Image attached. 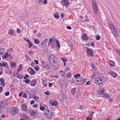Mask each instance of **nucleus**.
<instances>
[{
  "mask_svg": "<svg viewBox=\"0 0 120 120\" xmlns=\"http://www.w3.org/2000/svg\"><path fill=\"white\" fill-rule=\"evenodd\" d=\"M109 26L110 29L112 31L113 34L115 37L117 38L119 34L117 32L116 29L113 23L111 22H109Z\"/></svg>",
  "mask_w": 120,
  "mask_h": 120,
  "instance_id": "1",
  "label": "nucleus"
},
{
  "mask_svg": "<svg viewBox=\"0 0 120 120\" xmlns=\"http://www.w3.org/2000/svg\"><path fill=\"white\" fill-rule=\"evenodd\" d=\"M105 79L104 76L98 77L95 80L94 82L98 85L101 84L105 82Z\"/></svg>",
  "mask_w": 120,
  "mask_h": 120,
  "instance_id": "2",
  "label": "nucleus"
},
{
  "mask_svg": "<svg viewBox=\"0 0 120 120\" xmlns=\"http://www.w3.org/2000/svg\"><path fill=\"white\" fill-rule=\"evenodd\" d=\"M56 60L55 56L53 54L51 55L49 57V62L51 64V65L52 66L53 65V64L55 63L56 62Z\"/></svg>",
  "mask_w": 120,
  "mask_h": 120,
  "instance_id": "3",
  "label": "nucleus"
},
{
  "mask_svg": "<svg viewBox=\"0 0 120 120\" xmlns=\"http://www.w3.org/2000/svg\"><path fill=\"white\" fill-rule=\"evenodd\" d=\"M45 111H46L45 112V115L46 118H49L52 116V112L50 111L48 109H46Z\"/></svg>",
  "mask_w": 120,
  "mask_h": 120,
  "instance_id": "4",
  "label": "nucleus"
},
{
  "mask_svg": "<svg viewBox=\"0 0 120 120\" xmlns=\"http://www.w3.org/2000/svg\"><path fill=\"white\" fill-rule=\"evenodd\" d=\"M69 0H62L61 2V4L63 6H65V7L67 8L68 7L69 3L68 2Z\"/></svg>",
  "mask_w": 120,
  "mask_h": 120,
  "instance_id": "5",
  "label": "nucleus"
},
{
  "mask_svg": "<svg viewBox=\"0 0 120 120\" xmlns=\"http://www.w3.org/2000/svg\"><path fill=\"white\" fill-rule=\"evenodd\" d=\"M8 104V102L7 101H3L0 103V107L1 108H5L7 106Z\"/></svg>",
  "mask_w": 120,
  "mask_h": 120,
  "instance_id": "6",
  "label": "nucleus"
},
{
  "mask_svg": "<svg viewBox=\"0 0 120 120\" xmlns=\"http://www.w3.org/2000/svg\"><path fill=\"white\" fill-rule=\"evenodd\" d=\"M87 51L86 53H88L89 55L91 56H92L93 55V52H92L93 51L91 49H90L89 48L87 47V49H86Z\"/></svg>",
  "mask_w": 120,
  "mask_h": 120,
  "instance_id": "7",
  "label": "nucleus"
},
{
  "mask_svg": "<svg viewBox=\"0 0 120 120\" xmlns=\"http://www.w3.org/2000/svg\"><path fill=\"white\" fill-rule=\"evenodd\" d=\"M30 85L32 86H35L37 84V82L35 80H33L30 81Z\"/></svg>",
  "mask_w": 120,
  "mask_h": 120,
  "instance_id": "8",
  "label": "nucleus"
},
{
  "mask_svg": "<svg viewBox=\"0 0 120 120\" xmlns=\"http://www.w3.org/2000/svg\"><path fill=\"white\" fill-rule=\"evenodd\" d=\"M91 2L93 8L98 7L96 2L95 0H92Z\"/></svg>",
  "mask_w": 120,
  "mask_h": 120,
  "instance_id": "9",
  "label": "nucleus"
},
{
  "mask_svg": "<svg viewBox=\"0 0 120 120\" xmlns=\"http://www.w3.org/2000/svg\"><path fill=\"white\" fill-rule=\"evenodd\" d=\"M13 50L12 49H10L8 50L7 52L8 54V55L9 57H11L12 56V55L13 54Z\"/></svg>",
  "mask_w": 120,
  "mask_h": 120,
  "instance_id": "10",
  "label": "nucleus"
},
{
  "mask_svg": "<svg viewBox=\"0 0 120 120\" xmlns=\"http://www.w3.org/2000/svg\"><path fill=\"white\" fill-rule=\"evenodd\" d=\"M4 66L5 68H7L8 67V65L7 62H4L2 63H1L0 67H2Z\"/></svg>",
  "mask_w": 120,
  "mask_h": 120,
  "instance_id": "11",
  "label": "nucleus"
},
{
  "mask_svg": "<svg viewBox=\"0 0 120 120\" xmlns=\"http://www.w3.org/2000/svg\"><path fill=\"white\" fill-rule=\"evenodd\" d=\"M22 109L24 111L26 112L27 111V109L26 105L25 104H23L22 106Z\"/></svg>",
  "mask_w": 120,
  "mask_h": 120,
  "instance_id": "12",
  "label": "nucleus"
},
{
  "mask_svg": "<svg viewBox=\"0 0 120 120\" xmlns=\"http://www.w3.org/2000/svg\"><path fill=\"white\" fill-rule=\"evenodd\" d=\"M87 35L86 34H83L82 36V39L84 40H87L88 39V38L87 37Z\"/></svg>",
  "mask_w": 120,
  "mask_h": 120,
  "instance_id": "13",
  "label": "nucleus"
},
{
  "mask_svg": "<svg viewBox=\"0 0 120 120\" xmlns=\"http://www.w3.org/2000/svg\"><path fill=\"white\" fill-rule=\"evenodd\" d=\"M94 12L97 14L98 11V7L93 8Z\"/></svg>",
  "mask_w": 120,
  "mask_h": 120,
  "instance_id": "14",
  "label": "nucleus"
},
{
  "mask_svg": "<svg viewBox=\"0 0 120 120\" xmlns=\"http://www.w3.org/2000/svg\"><path fill=\"white\" fill-rule=\"evenodd\" d=\"M8 33V34L12 35L14 34V31L12 29H11L9 30Z\"/></svg>",
  "mask_w": 120,
  "mask_h": 120,
  "instance_id": "15",
  "label": "nucleus"
},
{
  "mask_svg": "<svg viewBox=\"0 0 120 120\" xmlns=\"http://www.w3.org/2000/svg\"><path fill=\"white\" fill-rule=\"evenodd\" d=\"M105 92V90L104 89H102L99 92V94H103Z\"/></svg>",
  "mask_w": 120,
  "mask_h": 120,
  "instance_id": "16",
  "label": "nucleus"
},
{
  "mask_svg": "<svg viewBox=\"0 0 120 120\" xmlns=\"http://www.w3.org/2000/svg\"><path fill=\"white\" fill-rule=\"evenodd\" d=\"M76 88L75 87L72 89L71 90V92L72 94H74L76 92Z\"/></svg>",
  "mask_w": 120,
  "mask_h": 120,
  "instance_id": "17",
  "label": "nucleus"
},
{
  "mask_svg": "<svg viewBox=\"0 0 120 120\" xmlns=\"http://www.w3.org/2000/svg\"><path fill=\"white\" fill-rule=\"evenodd\" d=\"M111 74L112 76L114 78H115L117 76V74H116V72H112Z\"/></svg>",
  "mask_w": 120,
  "mask_h": 120,
  "instance_id": "18",
  "label": "nucleus"
},
{
  "mask_svg": "<svg viewBox=\"0 0 120 120\" xmlns=\"http://www.w3.org/2000/svg\"><path fill=\"white\" fill-rule=\"evenodd\" d=\"M34 42L35 44H39L40 42L39 40L36 39H35L34 40Z\"/></svg>",
  "mask_w": 120,
  "mask_h": 120,
  "instance_id": "19",
  "label": "nucleus"
},
{
  "mask_svg": "<svg viewBox=\"0 0 120 120\" xmlns=\"http://www.w3.org/2000/svg\"><path fill=\"white\" fill-rule=\"evenodd\" d=\"M103 97L105 98L106 97L108 98L110 97V96L109 94L107 93H106L103 96Z\"/></svg>",
  "mask_w": 120,
  "mask_h": 120,
  "instance_id": "20",
  "label": "nucleus"
},
{
  "mask_svg": "<svg viewBox=\"0 0 120 120\" xmlns=\"http://www.w3.org/2000/svg\"><path fill=\"white\" fill-rule=\"evenodd\" d=\"M58 12H57L54 14V16L55 18H57L58 19L59 18L60 16L58 15Z\"/></svg>",
  "mask_w": 120,
  "mask_h": 120,
  "instance_id": "21",
  "label": "nucleus"
},
{
  "mask_svg": "<svg viewBox=\"0 0 120 120\" xmlns=\"http://www.w3.org/2000/svg\"><path fill=\"white\" fill-rule=\"evenodd\" d=\"M4 53V50L3 48L0 49V53L1 55L3 54Z\"/></svg>",
  "mask_w": 120,
  "mask_h": 120,
  "instance_id": "22",
  "label": "nucleus"
},
{
  "mask_svg": "<svg viewBox=\"0 0 120 120\" xmlns=\"http://www.w3.org/2000/svg\"><path fill=\"white\" fill-rule=\"evenodd\" d=\"M76 81L77 82H81L80 84H82L83 82H86L85 81H83V80H81V79H79L77 80H76Z\"/></svg>",
  "mask_w": 120,
  "mask_h": 120,
  "instance_id": "23",
  "label": "nucleus"
},
{
  "mask_svg": "<svg viewBox=\"0 0 120 120\" xmlns=\"http://www.w3.org/2000/svg\"><path fill=\"white\" fill-rule=\"evenodd\" d=\"M30 72L31 75H34L35 74V71L34 69L31 68V69L30 71Z\"/></svg>",
  "mask_w": 120,
  "mask_h": 120,
  "instance_id": "24",
  "label": "nucleus"
},
{
  "mask_svg": "<svg viewBox=\"0 0 120 120\" xmlns=\"http://www.w3.org/2000/svg\"><path fill=\"white\" fill-rule=\"evenodd\" d=\"M80 76V74H78L74 75V77L76 79L78 78Z\"/></svg>",
  "mask_w": 120,
  "mask_h": 120,
  "instance_id": "25",
  "label": "nucleus"
},
{
  "mask_svg": "<svg viewBox=\"0 0 120 120\" xmlns=\"http://www.w3.org/2000/svg\"><path fill=\"white\" fill-rule=\"evenodd\" d=\"M55 40L56 43V45L58 47V48H60V43L59 41H58V40H57L56 39Z\"/></svg>",
  "mask_w": 120,
  "mask_h": 120,
  "instance_id": "26",
  "label": "nucleus"
},
{
  "mask_svg": "<svg viewBox=\"0 0 120 120\" xmlns=\"http://www.w3.org/2000/svg\"><path fill=\"white\" fill-rule=\"evenodd\" d=\"M13 110L14 111V112H15V113H16L19 112L18 109L16 107H14Z\"/></svg>",
  "mask_w": 120,
  "mask_h": 120,
  "instance_id": "27",
  "label": "nucleus"
},
{
  "mask_svg": "<svg viewBox=\"0 0 120 120\" xmlns=\"http://www.w3.org/2000/svg\"><path fill=\"white\" fill-rule=\"evenodd\" d=\"M109 65L111 66H114L115 65V63L112 61H110L109 63Z\"/></svg>",
  "mask_w": 120,
  "mask_h": 120,
  "instance_id": "28",
  "label": "nucleus"
},
{
  "mask_svg": "<svg viewBox=\"0 0 120 120\" xmlns=\"http://www.w3.org/2000/svg\"><path fill=\"white\" fill-rule=\"evenodd\" d=\"M24 82L26 84H28L30 82V80L29 79H26V80H24Z\"/></svg>",
  "mask_w": 120,
  "mask_h": 120,
  "instance_id": "29",
  "label": "nucleus"
},
{
  "mask_svg": "<svg viewBox=\"0 0 120 120\" xmlns=\"http://www.w3.org/2000/svg\"><path fill=\"white\" fill-rule=\"evenodd\" d=\"M28 48H30V47H32V45H33V43L31 42V41H30V42H29V43H28Z\"/></svg>",
  "mask_w": 120,
  "mask_h": 120,
  "instance_id": "30",
  "label": "nucleus"
},
{
  "mask_svg": "<svg viewBox=\"0 0 120 120\" xmlns=\"http://www.w3.org/2000/svg\"><path fill=\"white\" fill-rule=\"evenodd\" d=\"M33 98L37 102L39 100V97L35 96Z\"/></svg>",
  "mask_w": 120,
  "mask_h": 120,
  "instance_id": "31",
  "label": "nucleus"
},
{
  "mask_svg": "<svg viewBox=\"0 0 120 120\" xmlns=\"http://www.w3.org/2000/svg\"><path fill=\"white\" fill-rule=\"evenodd\" d=\"M17 78L18 79H22V76L20 75V74H19L17 75Z\"/></svg>",
  "mask_w": 120,
  "mask_h": 120,
  "instance_id": "32",
  "label": "nucleus"
},
{
  "mask_svg": "<svg viewBox=\"0 0 120 120\" xmlns=\"http://www.w3.org/2000/svg\"><path fill=\"white\" fill-rule=\"evenodd\" d=\"M57 103L56 101H54L52 103V105L53 106H56L57 105Z\"/></svg>",
  "mask_w": 120,
  "mask_h": 120,
  "instance_id": "33",
  "label": "nucleus"
},
{
  "mask_svg": "<svg viewBox=\"0 0 120 120\" xmlns=\"http://www.w3.org/2000/svg\"><path fill=\"white\" fill-rule=\"evenodd\" d=\"M71 73L70 72H68L66 75V76L67 77L69 78L71 76Z\"/></svg>",
  "mask_w": 120,
  "mask_h": 120,
  "instance_id": "34",
  "label": "nucleus"
},
{
  "mask_svg": "<svg viewBox=\"0 0 120 120\" xmlns=\"http://www.w3.org/2000/svg\"><path fill=\"white\" fill-rule=\"evenodd\" d=\"M22 116L25 120L27 119L28 117L25 114H23L22 115Z\"/></svg>",
  "mask_w": 120,
  "mask_h": 120,
  "instance_id": "35",
  "label": "nucleus"
},
{
  "mask_svg": "<svg viewBox=\"0 0 120 120\" xmlns=\"http://www.w3.org/2000/svg\"><path fill=\"white\" fill-rule=\"evenodd\" d=\"M61 59L63 61V62H65L67 61V59L65 58L62 57L61 58Z\"/></svg>",
  "mask_w": 120,
  "mask_h": 120,
  "instance_id": "36",
  "label": "nucleus"
},
{
  "mask_svg": "<svg viewBox=\"0 0 120 120\" xmlns=\"http://www.w3.org/2000/svg\"><path fill=\"white\" fill-rule=\"evenodd\" d=\"M16 65V63L14 62H12L11 64V66L13 67H15Z\"/></svg>",
  "mask_w": 120,
  "mask_h": 120,
  "instance_id": "37",
  "label": "nucleus"
},
{
  "mask_svg": "<svg viewBox=\"0 0 120 120\" xmlns=\"http://www.w3.org/2000/svg\"><path fill=\"white\" fill-rule=\"evenodd\" d=\"M31 114L33 116H36V113L34 111H33L31 112Z\"/></svg>",
  "mask_w": 120,
  "mask_h": 120,
  "instance_id": "38",
  "label": "nucleus"
},
{
  "mask_svg": "<svg viewBox=\"0 0 120 120\" xmlns=\"http://www.w3.org/2000/svg\"><path fill=\"white\" fill-rule=\"evenodd\" d=\"M101 38L100 36H96L95 37V39L96 40H99Z\"/></svg>",
  "mask_w": 120,
  "mask_h": 120,
  "instance_id": "39",
  "label": "nucleus"
},
{
  "mask_svg": "<svg viewBox=\"0 0 120 120\" xmlns=\"http://www.w3.org/2000/svg\"><path fill=\"white\" fill-rule=\"evenodd\" d=\"M40 109L41 111H44L45 109V108L43 106H41L40 107Z\"/></svg>",
  "mask_w": 120,
  "mask_h": 120,
  "instance_id": "40",
  "label": "nucleus"
},
{
  "mask_svg": "<svg viewBox=\"0 0 120 120\" xmlns=\"http://www.w3.org/2000/svg\"><path fill=\"white\" fill-rule=\"evenodd\" d=\"M8 54L7 52H6L4 55V58H8Z\"/></svg>",
  "mask_w": 120,
  "mask_h": 120,
  "instance_id": "41",
  "label": "nucleus"
},
{
  "mask_svg": "<svg viewBox=\"0 0 120 120\" xmlns=\"http://www.w3.org/2000/svg\"><path fill=\"white\" fill-rule=\"evenodd\" d=\"M116 51L119 55L120 56V50L118 49H117L116 50Z\"/></svg>",
  "mask_w": 120,
  "mask_h": 120,
  "instance_id": "42",
  "label": "nucleus"
},
{
  "mask_svg": "<svg viewBox=\"0 0 120 120\" xmlns=\"http://www.w3.org/2000/svg\"><path fill=\"white\" fill-rule=\"evenodd\" d=\"M0 82L2 83L4 82V81L3 78H1L0 79Z\"/></svg>",
  "mask_w": 120,
  "mask_h": 120,
  "instance_id": "43",
  "label": "nucleus"
},
{
  "mask_svg": "<svg viewBox=\"0 0 120 120\" xmlns=\"http://www.w3.org/2000/svg\"><path fill=\"white\" fill-rule=\"evenodd\" d=\"M10 93L9 91L6 92L5 93V95L6 96H8L9 95Z\"/></svg>",
  "mask_w": 120,
  "mask_h": 120,
  "instance_id": "44",
  "label": "nucleus"
},
{
  "mask_svg": "<svg viewBox=\"0 0 120 120\" xmlns=\"http://www.w3.org/2000/svg\"><path fill=\"white\" fill-rule=\"evenodd\" d=\"M45 94H46L49 95L50 94V92H49L48 90H47L45 92Z\"/></svg>",
  "mask_w": 120,
  "mask_h": 120,
  "instance_id": "45",
  "label": "nucleus"
},
{
  "mask_svg": "<svg viewBox=\"0 0 120 120\" xmlns=\"http://www.w3.org/2000/svg\"><path fill=\"white\" fill-rule=\"evenodd\" d=\"M23 97L25 98H26L27 97V96L25 93H24L23 95Z\"/></svg>",
  "mask_w": 120,
  "mask_h": 120,
  "instance_id": "46",
  "label": "nucleus"
},
{
  "mask_svg": "<svg viewBox=\"0 0 120 120\" xmlns=\"http://www.w3.org/2000/svg\"><path fill=\"white\" fill-rule=\"evenodd\" d=\"M15 112H14V111L13 110L11 112V114L13 115H15L16 113H15Z\"/></svg>",
  "mask_w": 120,
  "mask_h": 120,
  "instance_id": "47",
  "label": "nucleus"
},
{
  "mask_svg": "<svg viewBox=\"0 0 120 120\" xmlns=\"http://www.w3.org/2000/svg\"><path fill=\"white\" fill-rule=\"evenodd\" d=\"M29 77V75H28L27 74L24 77V79H26L28 78Z\"/></svg>",
  "mask_w": 120,
  "mask_h": 120,
  "instance_id": "48",
  "label": "nucleus"
},
{
  "mask_svg": "<svg viewBox=\"0 0 120 120\" xmlns=\"http://www.w3.org/2000/svg\"><path fill=\"white\" fill-rule=\"evenodd\" d=\"M48 39L47 38H45L44 40L43 41H44L45 43V42L46 43H47V42L48 41Z\"/></svg>",
  "mask_w": 120,
  "mask_h": 120,
  "instance_id": "49",
  "label": "nucleus"
},
{
  "mask_svg": "<svg viewBox=\"0 0 120 120\" xmlns=\"http://www.w3.org/2000/svg\"><path fill=\"white\" fill-rule=\"evenodd\" d=\"M43 1V0H38L39 3L40 4H42Z\"/></svg>",
  "mask_w": 120,
  "mask_h": 120,
  "instance_id": "50",
  "label": "nucleus"
},
{
  "mask_svg": "<svg viewBox=\"0 0 120 120\" xmlns=\"http://www.w3.org/2000/svg\"><path fill=\"white\" fill-rule=\"evenodd\" d=\"M90 81H89L87 82L86 83V85H90Z\"/></svg>",
  "mask_w": 120,
  "mask_h": 120,
  "instance_id": "51",
  "label": "nucleus"
},
{
  "mask_svg": "<svg viewBox=\"0 0 120 120\" xmlns=\"http://www.w3.org/2000/svg\"><path fill=\"white\" fill-rule=\"evenodd\" d=\"M45 43L43 41H42L41 43V47H43L44 46H43V45Z\"/></svg>",
  "mask_w": 120,
  "mask_h": 120,
  "instance_id": "52",
  "label": "nucleus"
},
{
  "mask_svg": "<svg viewBox=\"0 0 120 120\" xmlns=\"http://www.w3.org/2000/svg\"><path fill=\"white\" fill-rule=\"evenodd\" d=\"M34 68L35 69V70L36 71H38L39 70V68L37 67H35Z\"/></svg>",
  "mask_w": 120,
  "mask_h": 120,
  "instance_id": "53",
  "label": "nucleus"
},
{
  "mask_svg": "<svg viewBox=\"0 0 120 120\" xmlns=\"http://www.w3.org/2000/svg\"><path fill=\"white\" fill-rule=\"evenodd\" d=\"M5 83H1L0 84V85L2 87H4L5 86Z\"/></svg>",
  "mask_w": 120,
  "mask_h": 120,
  "instance_id": "54",
  "label": "nucleus"
},
{
  "mask_svg": "<svg viewBox=\"0 0 120 120\" xmlns=\"http://www.w3.org/2000/svg\"><path fill=\"white\" fill-rule=\"evenodd\" d=\"M34 61L35 63V64L38 65V60H34Z\"/></svg>",
  "mask_w": 120,
  "mask_h": 120,
  "instance_id": "55",
  "label": "nucleus"
},
{
  "mask_svg": "<svg viewBox=\"0 0 120 120\" xmlns=\"http://www.w3.org/2000/svg\"><path fill=\"white\" fill-rule=\"evenodd\" d=\"M35 103V101L34 100H32L31 101L30 103V104L31 105H33Z\"/></svg>",
  "mask_w": 120,
  "mask_h": 120,
  "instance_id": "56",
  "label": "nucleus"
},
{
  "mask_svg": "<svg viewBox=\"0 0 120 120\" xmlns=\"http://www.w3.org/2000/svg\"><path fill=\"white\" fill-rule=\"evenodd\" d=\"M91 66L93 68H95L96 67V66L94 65L93 63L91 64Z\"/></svg>",
  "mask_w": 120,
  "mask_h": 120,
  "instance_id": "57",
  "label": "nucleus"
},
{
  "mask_svg": "<svg viewBox=\"0 0 120 120\" xmlns=\"http://www.w3.org/2000/svg\"><path fill=\"white\" fill-rule=\"evenodd\" d=\"M38 106V105L37 104H34L33 106V107L34 108H37Z\"/></svg>",
  "mask_w": 120,
  "mask_h": 120,
  "instance_id": "58",
  "label": "nucleus"
},
{
  "mask_svg": "<svg viewBox=\"0 0 120 120\" xmlns=\"http://www.w3.org/2000/svg\"><path fill=\"white\" fill-rule=\"evenodd\" d=\"M23 94V92H20V93H19V97H21V96Z\"/></svg>",
  "mask_w": 120,
  "mask_h": 120,
  "instance_id": "59",
  "label": "nucleus"
},
{
  "mask_svg": "<svg viewBox=\"0 0 120 120\" xmlns=\"http://www.w3.org/2000/svg\"><path fill=\"white\" fill-rule=\"evenodd\" d=\"M94 113V112H91L89 113L90 114V115L91 116H92L93 115V114Z\"/></svg>",
  "mask_w": 120,
  "mask_h": 120,
  "instance_id": "60",
  "label": "nucleus"
},
{
  "mask_svg": "<svg viewBox=\"0 0 120 120\" xmlns=\"http://www.w3.org/2000/svg\"><path fill=\"white\" fill-rule=\"evenodd\" d=\"M47 0H44L43 4H45L47 3Z\"/></svg>",
  "mask_w": 120,
  "mask_h": 120,
  "instance_id": "61",
  "label": "nucleus"
},
{
  "mask_svg": "<svg viewBox=\"0 0 120 120\" xmlns=\"http://www.w3.org/2000/svg\"><path fill=\"white\" fill-rule=\"evenodd\" d=\"M48 83L49 84V87H51L52 86V83H51L49 82Z\"/></svg>",
  "mask_w": 120,
  "mask_h": 120,
  "instance_id": "62",
  "label": "nucleus"
},
{
  "mask_svg": "<svg viewBox=\"0 0 120 120\" xmlns=\"http://www.w3.org/2000/svg\"><path fill=\"white\" fill-rule=\"evenodd\" d=\"M66 27L67 29L69 30L71 29V27L70 26H67Z\"/></svg>",
  "mask_w": 120,
  "mask_h": 120,
  "instance_id": "63",
  "label": "nucleus"
},
{
  "mask_svg": "<svg viewBox=\"0 0 120 120\" xmlns=\"http://www.w3.org/2000/svg\"><path fill=\"white\" fill-rule=\"evenodd\" d=\"M86 120H91V119L89 118L88 116H87L86 118Z\"/></svg>",
  "mask_w": 120,
  "mask_h": 120,
  "instance_id": "64",
  "label": "nucleus"
}]
</instances>
